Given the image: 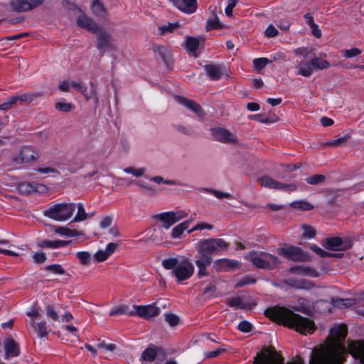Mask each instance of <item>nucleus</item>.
I'll return each instance as SVG.
<instances>
[{"mask_svg":"<svg viewBox=\"0 0 364 364\" xmlns=\"http://www.w3.org/2000/svg\"><path fill=\"white\" fill-rule=\"evenodd\" d=\"M347 333L345 324L333 327L325 343L312 350L309 364H343L348 356L343 343Z\"/></svg>","mask_w":364,"mask_h":364,"instance_id":"f257e3e1","label":"nucleus"},{"mask_svg":"<svg viewBox=\"0 0 364 364\" xmlns=\"http://www.w3.org/2000/svg\"><path fill=\"white\" fill-rule=\"evenodd\" d=\"M264 314L271 321L294 328L304 335L311 334L316 328L314 321L295 314L284 306H275L267 308Z\"/></svg>","mask_w":364,"mask_h":364,"instance_id":"f03ea898","label":"nucleus"},{"mask_svg":"<svg viewBox=\"0 0 364 364\" xmlns=\"http://www.w3.org/2000/svg\"><path fill=\"white\" fill-rule=\"evenodd\" d=\"M229 243L220 238H209L200 240L196 245V250L200 257L196 261L198 268V276L208 275L207 267L213 261L212 255L220 250H226Z\"/></svg>","mask_w":364,"mask_h":364,"instance_id":"7ed1b4c3","label":"nucleus"},{"mask_svg":"<svg viewBox=\"0 0 364 364\" xmlns=\"http://www.w3.org/2000/svg\"><path fill=\"white\" fill-rule=\"evenodd\" d=\"M249 259L255 267L263 269H274L280 264L277 257L264 252H252Z\"/></svg>","mask_w":364,"mask_h":364,"instance_id":"20e7f679","label":"nucleus"},{"mask_svg":"<svg viewBox=\"0 0 364 364\" xmlns=\"http://www.w3.org/2000/svg\"><path fill=\"white\" fill-rule=\"evenodd\" d=\"M75 203H58L44 212V215L57 221H65L70 218L75 210Z\"/></svg>","mask_w":364,"mask_h":364,"instance_id":"39448f33","label":"nucleus"},{"mask_svg":"<svg viewBox=\"0 0 364 364\" xmlns=\"http://www.w3.org/2000/svg\"><path fill=\"white\" fill-rule=\"evenodd\" d=\"M253 364H284V358L272 346H264L254 358Z\"/></svg>","mask_w":364,"mask_h":364,"instance_id":"423d86ee","label":"nucleus"},{"mask_svg":"<svg viewBox=\"0 0 364 364\" xmlns=\"http://www.w3.org/2000/svg\"><path fill=\"white\" fill-rule=\"evenodd\" d=\"M95 34H96L95 46L102 55L106 50L115 49L111 34L103 28H100Z\"/></svg>","mask_w":364,"mask_h":364,"instance_id":"0eeeda50","label":"nucleus"},{"mask_svg":"<svg viewBox=\"0 0 364 364\" xmlns=\"http://www.w3.org/2000/svg\"><path fill=\"white\" fill-rule=\"evenodd\" d=\"M194 266L188 258L181 257L180 264L172 271L177 281L181 282L189 279L194 273Z\"/></svg>","mask_w":364,"mask_h":364,"instance_id":"6e6552de","label":"nucleus"},{"mask_svg":"<svg viewBox=\"0 0 364 364\" xmlns=\"http://www.w3.org/2000/svg\"><path fill=\"white\" fill-rule=\"evenodd\" d=\"M187 215L188 213L184 210H176L157 214L154 215V218L161 221L163 223L162 226L164 228L168 229L176 222L187 217Z\"/></svg>","mask_w":364,"mask_h":364,"instance_id":"1a4fd4ad","label":"nucleus"},{"mask_svg":"<svg viewBox=\"0 0 364 364\" xmlns=\"http://www.w3.org/2000/svg\"><path fill=\"white\" fill-rule=\"evenodd\" d=\"M279 252L285 257L295 262H306L309 259L307 253L304 252L300 247L295 246L281 248Z\"/></svg>","mask_w":364,"mask_h":364,"instance_id":"9d476101","label":"nucleus"},{"mask_svg":"<svg viewBox=\"0 0 364 364\" xmlns=\"http://www.w3.org/2000/svg\"><path fill=\"white\" fill-rule=\"evenodd\" d=\"M323 246L331 251H343L351 248L352 242L350 240L344 242L340 237H331L323 241Z\"/></svg>","mask_w":364,"mask_h":364,"instance_id":"9b49d317","label":"nucleus"},{"mask_svg":"<svg viewBox=\"0 0 364 364\" xmlns=\"http://www.w3.org/2000/svg\"><path fill=\"white\" fill-rule=\"evenodd\" d=\"M210 132L214 139L220 142L225 144H235L237 142V137L225 128H211Z\"/></svg>","mask_w":364,"mask_h":364,"instance_id":"f8f14e48","label":"nucleus"},{"mask_svg":"<svg viewBox=\"0 0 364 364\" xmlns=\"http://www.w3.org/2000/svg\"><path fill=\"white\" fill-rule=\"evenodd\" d=\"M133 308L135 310L134 311L135 315L146 319L155 317L160 314V309L154 304L145 306L134 305Z\"/></svg>","mask_w":364,"mask_h":364,"instance_id":"ddd939ff","label":"nucleus"},{"mask_svg":"<svg viewBox=\"0 0 364 364\" xmlns=\"http://www.w3.org/2000/svg\"><path fill=\"white\" fill-rule=\"evenodd\" d=\"M4 348L5 350V359L8 360L11 357H16L20 354L19 344L12 338H7L4 341Z\"/></svg>","mask_w":364,"mask_h":364,"instance_id":"4468645a","label":"nucleus"},{"mask_svg":"<svg viewBox=\"0 0 364 364\" xmlns=\"http://www.w3.org/2000/svg\"><path fill=\"white\" fill-rule=\"evenodd\" d=\"M180 11L193 14L197 9V0H169Z\"/></svg>","mask_w":364,"mask_h":364,"instance_id":"2eb2a0df","label":"nucleus"},{"mask_svg":"<svg viewBox=\"0 0 364 364\" xmlns=\"http://www.w3.org/2000/svg\"><path fill=\"white\" fill-rule=\"evenodd\" d=\"M174 98L177 102L184 105L195 112L198 117H201L204 115L202 107L196 102L180 95H176Z\"/></svg>","mask_w":364,"mask_h":364,"instance_id":"dca6fc26","label":"nucleus"},{"mask_svg":"<svg viewBox=\"0 0 364 364\" xmlns=\"http://www.w3.org/2000/svg\"><path fill=\"white\" fill-rule=\"evenodd\" d=\"M348 353L355 359H358L360 363L364 364V342L352 341L348 344Z\"/></svg>","mask_w":364,"mask_h":364,"instance_id":"f3484780","label":"nucleus"},{"mask_svg":"<svg viewBox=\"0 0 364 364\" xmlns=\"http://www.w3.org/2000/svg\"><path fill=\"white\" fill-rule=\"evenodd\" d=\"M166 355L165 351L161 347H157L154 344H150L141 353V360L152 362L155 360L157 355Z\"/></svg>","mask_w":364,"mask_h":364,"instance_id":"a211bd4d","label":"nucleus"},{"mask_svg":"<svg viewBox=\"0 0 364 364\" xmlns=\"http://www.w3.org/2000/svg\"><path fill=\"white\" fill-rule=\"evenodd\" d=\"M215 268L218 271H230L240 269L241 264L237 260L230 259H219L215 262Z\"/></svg>","mask_w":364,"mask_h":364,"instance_id":"6ab92c4d","label":"nucleus"},{"mask_svg":"<svg viewBox=\"0 0 364 364\" xmlns=\"http://www.w3.org/2000/svg\"><path fill=\"white\" fill-rule=\"evenodd\" d=\"M77 24L82 28H85L90 32L95 33L101 28L89 16L82 14L77 19Z\"/></svg>","mask_w":364,"mask_h":364,"instance_id":"aec40b11","label":"nucleus"},{"mask_svg":"<svg viewBox=\"0 0 364 364\" xmlns=\"http://www.w3.org/2000/svg\"><path fill=\"white\" fill-rule=\"evenodd\" d=\"M289 272L295 274L309 276L311 277H317L319 274L314 268L306 265H296L292 267L289 269Z\"/></svg>","mask_w":364,"mask_h":364,"instance_id":"412c9836","label":"nucleus"},{"mask_svg":"<svg viewBox=\"0 0 364 364\" xmlns=\"http://www.w3.org/2000/svg\"><path fill=\"white\" fill-rule=\"evenodd\" d=\"M203 68L206 72L207 76L211 80H218L223 75L222 65H220L208 64L204 65Z\"/></svg>","mask_w":364,"mask_h":364,"instance_id":"4be33fe9","label":"nucleus"},{"mask_svg":"<svg viewBox=\"0 0 364 364\" xmlns=\"http://www.w3.org/2000/svg\"><path fill=\"white\" fill-rule=\"evenodd\" d=\"M284 283L295 289H311L314 287V284L308 280L306 279H296L294 278H289L284 281Z\"/></svg>","mask_w":364,"mask_h":364,"instance_id":"5701e85b","label":"nucleus"},{"mask_svg":"<svg viewBox=\"0 0 364 364\" xmlns=\"http://www.w3.org/2000/svg\"><path fill=\"white\" fill-rule=\"evenodd\" d=\"M9 5L14 11L26 12L31 10V6L28 0H12Z\"/></svg>","mask_w":364,"mask_h":364,"instance_id":"b1692460","label":"nucleus"},{"mask_svg":"<svg viewBox=\"0 0 364 364\" xmlns=\"http://www.w3.org/2000/svg\"><path fill=\"white\" fill-rule=\"evenodd\" d=\"M70 241H63V240H41L38 242L37 245L39 247L41 248H50V249H56L62 247H65L68 245Z\"/></svg>","mask_w":364,"mask_h":364,"instance_id":"393cba45","label":"nucleus"},{"mask_svg":"<svg viewBox=\"0 0 364 364\" xmlns=\"http://www.w3.org/2000/svg\"><path fill=\"white\" fill-rule=\"evenodd\" d=\"M19 158L21 163H28L35 161L38 158V155L31 148L26 146L21 150Z\"/></svg>","mask_w":364,"mask_h":364,"instance_id":"a878e982","label":"nucleus"},{"mask_svg":"<svg viewBox=\"0 0 364 364\" xmlns=\"http://www.w3.org/2000/svg\"><path fill=\"white\" fill-rule=\"evenodd\" d=\"M117 315H128L129 316H132L135 315V313L134 311L129 310V306L125 304H121L119 306H114L109 312L110 316Z\"/></svg>","mask_w":364,"mask_h":364,"instance_id":"bb28decb","label":"nucleus"},{"mask_svg":"<svg viewBox=\"0 0 364 364\" xmlns=\"http://www.w3.org/2000/svg\"><path fill=\"white\" fill-rule=\"evenodd\" d=\"M42 95L39 92L38 93H23L19 95H14L16 105L19 103L20 105H23V103H30L34 99L41 97Z\"/></svg>","mask_w":364,"mask_h":364,"instance_id":"cd10ccee","label":"nucleus"},{"mask_svg":"<svg viewBox=\"0 0 364 364\" xmlns=\"http://www.w3.org/2000/svg\"><path fill=\"white\" fill-rule=\"evenodd\" d=\"M355 304L353 299H341L338 297L331 299V304L336 308L346 309L348 308Z\"/></svg>","mask_w":364,"mask_h":364,"instance_id":"c85d7f7f","label":"nucleus"},{"mask_svg":"<svg viewBox=\"0 0 364 364\" xmlns=\"http://www.w3.org/2000/svg\"><path fill=\"white\" fill-rule=\"evenodd\" d=\"M298 68V74L304 76V77H310L313 73V67L311 64V62L301 61L297 65Z\"/></svg>","mask_w":364,"mask_h":364,"instance_id":"c756f323","label":"nucleus"},{"mask_svg":"<svg viewBox=\"0 0 364 364\" xmlns=\"http://www.w3.org/2000/svg\"><path fill=\"white\" fill-rule=\"evenodd\" d=\"M200 44V40L199 38L191 37V36H187L186 40V47L188 49V50L194 55L195 56H197L195 53L197 51Z\"/></svg>","mask_w":364,"mask_h":364,"instance_id":"7c9ffc66","label":"nucleus"},{"mask_svg":"<svg viewBox=\"0 0 364 364\" xmlns=\"http://www.w3.org/2000/svg\"><path fill=\"white\" fill-rule=\"evenodd\" d=\"M154 52L158 53L160 57L161 58L162 60L165 63H167L168 62L171 55V50L167 46H155L154 47Z\"/></svg>","mask_w":364,"mask_h":364,"instance_id":"2f4dec72","label":"nucleus"},{"mask_svg":"<svg viewBox=\"0 0 364 364\" xmlns=\"http://www.w3.org/2000/svg\"><path fill=\"white\" fill-rule=\"evenodd\" d=\"M190 223L191 220H186L175 226L172 230V237H179L182 235L183 231L188 228Z\"/></svg>","mask_w":364,"mask_h":364,"instance_id":"473e14b6","label":"nucleus"},{"mask_svg":"<svg viewBox=\"0 0 364 364\" xmlns=\"http://www.w3.org/2000/svg\"><path fill=\"white\" fill-rule=\"evenodd\" d=\"M260 183L262 186L269 188H273V189H278L279 182L273 179L270 176H264L259 178Z\"/></svg>","mask_w":364,"mask_h":364,"instance_id":"72a5a7b5","label":"nucleus"},{"mask_svg":"<svg viewBox=\"0 0 364 364\" xmlns=\"http://www.w3.org/2000/svg\"><path fill=\"white\" fill-rule=\"evenodd\" d=\"M290 206L293 208L304 211L311 210L314 208V206L311 203L306 200L294 201L290 203Z\"/></svg>","mask_w":364,"mask_h":364,"instance_id":"f704fd0d","label":"nucleus"},{"mask_svg":"<svg viewBox=\"0 0 364 364\" xmlns=\"http://www.w3.org/2000/svg\"><path fill=\"white\" fill-rule=\"evenodd\" d=\"M311 64L313 68L316 70H323L328 68L331 66L328 61L318 57L312 58L311 60Z\"/></svg>","mask_w":364,"mask_h":364,"instance_id":"c9c22d12","label":"nucleus"},{"mask_svg":"<svg viewBox=\"0 0 364 364\" xmlns=\"http://www.w3.org/2000/svg\"><path fill=\"white\" fill-rule=\"evenodd\" d=\"M32 326L36 331V332H37L39 337L43 338L48 336V332L47 331V326L46 321H41L39 323L33 322Z\"/></svg>","mask_w":364,"mask_h":364,"instance_id":"e433bc0d","label":"nucleus"},{"mask_svg":"<svg viewBox=\"0 0 364 364\" xmlns=\"http://www.w3.org/2000/svg\"><path fill=\"white\" fill-rule=\"evenodd\" d=\"M181 259L177 257H169L162 261V266L166 269H174L181 262Z\"/></svg>","mask_w":364,"mask_h":364,"instance_id":"4c0bfd02","label":"nucleus"},{"mask_svg":"<svg viewBox=\"0 0 364 364\" xmlns=\"http://www.w3.org/2000/svg\"><path fill=\"white\" fill-rule=\"evenodd\" d=\"M71 86L77 92H80L86 100H90V96L88 95L87 87L80 82L72 81Z\"/></svg>","mask_w":364,"mask_h":364,"instance_id":"58836bf2","label":"nucleus"},{"mask_svg":"<svg viewBox=\"0 0 364 364\" xmlns=\"http://www.w3.org/2000/svg\"><path fill=\"white\" fill-rule=\"evenodd\" d=\"M136 184L139 186L146 194L150 196H154L158 193V191L152 186L146 183L143 181H138Z\"/></svg>","mask_w":364,"mask_h":364,"instance_id":"ea45409f","label":"nucleus"},{"mask_svg":"<svg viewBox=\"0 0 364 364\" xmlns=\"http://www.w3.org/2000/svg\"><path fill=\"white\" fill-rule=\"evenodd\" d=\"M179 27L180 25L178 22L168 23L167 25H164L159 28V34L162 36L166 33H172Z\"/></svg>","mask_w":364,"mask_h":364,"instance_id":"a19ab883","label":"nucleus"},{"mask_svg":"<svg viewBox=\"0 0 364 364\" xmlns=\"http://www.w3.org/2000/svg\"><path fill=\"white\" fill-rule=\"evenodd\" d=\"M227 304L231 307H235L237 309H245V307L244 301L240 296H235L228 299Z\"/></svg>","mask_w":364,"mask_h":364,"instance_id":"79ce46f5","label":"nucleus"},{"mask_svg":"<svg viewBox=\"0 0 364 364\" xmlns=\"http://www.w3.org/2000/svg\"><path fill=\"white\" fill-rule=\"evenodd\" d=\"M221 27L218 18L215 16L214 17L208 19L205 30L209 31L213 29L221 28Z\"/></svg>","mask_w":364,"mask_h":364,"instance_id":"37998d69","label":"nucleus"},{"mask_svg":"<svg viewBox=\"0 0 364 364\" xmlns=\"http://www.w3.org/2000/svg\"><path fill=\"white\" fill-rule=\"evenodd\" d=\"M325 180L326 176L322 174H315L306 178L307 183L314 186L323 183Z\"/></svg>","mask_w":364,"mask_h":364,"instance_id":"c03bdc74","label":"nucleus"},{"mask_svg":"<svg viewBox=\"0 0 364 364\" xmlns=\"http://www.w3.org/2000/svg\"><path fill=\"white\" fill-rule=\"evenodd\" d=\"M301 229L303 230L302 236L305 238H313L316 235V229L311 225L303 224Z\"/></svg>","mask_w":364,"mask_h":364,"instance_id":"a18cd8bd","label":"nucleus"},{"mask_svg":"<svg viewBox=\"0 0 364 364\" xmlns=\"http://www.w3.org/2000/svg\"><path fill=\"white\" fill-rule=\"evenodd\" d=\"M16 105V102L15 101L14 95L10 96L4 102L0 105V111H9L11 109H12Z\"/></svg>","mask_w":364,"mask_h":364,"instance_id":"49530a36","label":"nucleus"},{"mask_svg":"<svg viewBox=\"0 0 364 364\" xmlns=\"http://www.w3.org/2000/svg\"><path fill=\"white\" fill-rule=\"evenodd\" d=\"M76 206L77 207V213L73 219V222H80L85 220L87 218V215L83 205L81 203H78L77 205H76Z\"/></svg>","mask_w":364,"mask_h":364,"instance_id":"de8ad7c7","label":"nucleus"},{"mask_svg":"<svg viewBox=\"0 0 364 364\" xmlns=\"http://www.w3.org/2000/svg\"><path fill=\"white\" fill-rule=\"evenodd\" d=\"M18 191L23 194H30L33 193V183L23 182L18 186Z\"/></svg>","mask_w":364,"mask_h":364,"instance_id":"09e8293b","label":"nucleus"},{"mask_svg":"<svg viewBox=\"0 0 364 364\" xmlns=\"http://www.w3.org/2000/svg\"><path fill=\"white\" fill-rule=\"evenodd\" d=\"M92 10L95 14L100 16H105L106 14L105 9L99 0H95L93 2Z\"/></svg>","mask_w":364,"mask_h":364,"instance_id":"8fccbe9b","label":"nucleus"},{"mask_svg":"<svg viewBox=\"0 0 364 364\" xmlns=\"http://www.w3.org/2000/svg\"><path fill=\"white\" fill-rule=\"evenodd\" d=\"M350 138V136L346 134L343 136L339 137L338 139H333L332 141H330L326 144V146H338L345 144L348 139Z\"/></svg>","mask_w":364,"mask_h":364,"instance_id":"3c124183","label":"nucleus"},{"mask_svg":"<svg viewBox=\"0 0 364 364\" xmlns=\"http://www.w3.org/2000/svg\"><path fill=\"white\" fill-rule=\"evenodd\" d=\"M341 53L345 58H352L359 55L362 52L359 48H353L350 49L342 50Z\"/></svg>","mask_w":364,"mask_h":364,"instance_id":"603ef678","label":"nucleus"},{"mask_svg":"<svg viewBox=\"0 0 364 364\" xmlns=\"http://www.w3.org/2000/svg\"><path fill=\"white\" fill-rule=\"evenodd\" d=\"M45 269L48 272H53L55 274H64L65 273V269L60 264H55L45 267Z\"/></svg>","mask_w":364,"mask_h":364,"instance_id":"864d4df0","label":"nucleus"},{"mask_svg":"<svg viewBox=\"0 0 364 364\" xmlns=\"http://www.w3.org/2000/svg\"><path fill=\"white\" fill-rule=\"evenodd\" d=\"M272 60L266 58H255L253 60L254 66L257 70L263 69L267 64L270 63Z\"/></svg>","mask_w":364,"mask_h":364,"instance_id":"5fc2aeb1","label":"nucleus"},{"mask_svg":"<svg viewBox=\"0 0 364 364\" xmlns=\"http://www.w3.org/2000/svg\"><path fill=\"white\" fill-rule=\"evenodd\" d=\"M55 232L62 235L66 236H76L77 235V232L75 230H70L67 228L64 227H57L55 230Z\"/></svg>","mask_w":364,"mask_h":364,"instance_id":"6e6d98bb","label":"nucleus"},{"mask_svg":"<svg viewBox=\"0 0 364 364\" xmlns=\"http://www.w3.org/2000/svg\"><path fill=\"white\" fill-rule=\"evenodd\" d=\"M76 256L81 264L87 265L90 263L91 255L88 252H78Z\"/></svg>","mask_w":364,"mask_h":364,"instance_id":"4d7b16f0","label":"nucleus"},{"mask_svg":"<svg viewBox=\"0 0 364 364\" xmlns=\"http://www.w3.org/2000/svg\"><path fill=\"white\" fill-rule=\"evenodd\" d=\"M55 108L57 110L68 112L74 108V105L72 103L67 102H57L55 105Z\"/></svg>","mask_w":364,"mask_h":364,"instance_id":"13d9d810","label":"nucleus"},{"mask_svg":"<svg viewBox=\"0 0 364 364\" xmlns=\"http://www.w3.org/2000/svg\"><path fill=\"white\" fill-rule=\"evenodd\" d=\"M165 320L172 327L177 326L180 321L179 317L173 314H166Z\"/></svg>","mask_w":364,"mask_h":364,"instance_id":"bf43d9fd","label":"nucleus"},{"mask_svg":"<svg viewBox=\"0 0 364 364\" xmlns=\"http://www.w3.org/2000/svg\"><path fill=\"white\" fill-rule=\"evenodd\" d=\"M46 311L48 317L50 318L55 321H57L59 320V315L55 310V308L53 305H48L46 307Z\"/></svg>","mask_w":364,"mask_h":364,"instance_id":"052dcab7","label":"nucleus"},{"mask_svg":"<svg viewBox=\"0 0 364 364\" xmlns=\"http://www.w3.org/2000/svg\"><path fill=\"white\" fill-rule=\"evenodd\" d=\"M124 171L127 173H132L136 177H140L144 175L145 172L144 168H134L133 167H128L124 169Z\"/></svg>","mask_w":364,"mask_h":364,"instance_id":"680f3d73","label":"nucleus"},{"mask_svg":"<svg viewBox=\"0 0 364 364\" xmlns=\"http://www.w3.org/2000/svg\"><path fill=\"white\" fill-rule=\"evenodd\" d=\"M255 282H256L255 279H254L250 276H247V277L242 278L240 280H239L236 283L235 287L236 288L242 287L247 285V284H254V283H255Z\"/></svg>","mask_w":364,"mask_h":364,"instance_id":"e2e57ef3","label":"nucleus"},{"mask_svg":"<svg viewBox=\"0 0 364 364\" xmlns=\"http://www.w3.org/2000/svg\"><path fill=\"white\" fill-rule=\"evenodd\" d=\"M32 257L34 262L38 264L44 263L47 259L46 255L44 252H34Z\"/></svg>","mask_w":364,"mask_h":364,"instance_id":"0e129e2a","label":"nucleus"},{"mask_svg":"<svg viewBox=\"0 0 364 364\" xmlns=\"http://www.w3.org/2000/svg\"><path fill=\"white\" fill-rule=\"evenodd\" d=\"M277 190L292 192L297 190V186L295 183H284L279 182V185Z\"/></svg>","mask_w":364,"mask_h":364,"instance_id":"69168bd1","label":"nucleus"},{"mask_svg":"<svg viewBox=\"0 0 364 364\" xmlns=\"http://www.w3.org/2000/svg\"><path fill=\"white\" fill-rule=\"evenodd\" d=\"M310 249L314 251L315 253H316L318 255H319L321 257H328L329 255V252H326L316 245L312 244L309 246Z\"/></svg>","mask_w":364,"mask_h":364,"instance_id":"338daca9","label":"nucleus"},{"mask_svg":"<svg viewBox=\"0 0 364 364\" xmlns=\"http://www.w3.org/2000/svg\"><path fill=\"white\" fill-rule=\"evenodd\" d=\"M109 256L105 252V250H98L95 255L94 258L98 262H102L107 259Z\"/></svg>","mask_w":364,"mask_h":364,"instance_id":"774afa93","label":"nucleus"}]
</instances>
